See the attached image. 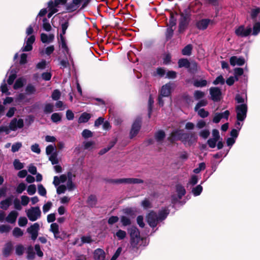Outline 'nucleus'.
<instances>
[{
	"label": "nucleus",
	"mask_w": 260,
	"mask_h": 260,
	"mask_svg": "<svg viewBox=\"0 0 260 260\" xmlns=\"http://www.w3.org/2000/svg\"><path fill=\"white\" fill-rule=\"evenodd\" d=\"M172 89V84L167 83L163 85L160 91V94L158 97V104L160 106L164 105V102L162 100V97H168L170 95Z\"/></svg>",
	"instance_id": "obj_7"
},
{
	"label": "nucleus",
	"mask_w": 260,
	"mask_h": 260,
	"mask_svg": "<svg viewBox=\"0 0 260 260\" xmlns=\"http://www.w3.org/2000/svg\"><path fill=\"white\" fill-rule=\"evenodd\" d=\"M60 40H61V43H60V46L69 55V59L70 60V61L71 62H72L73 61V59H72V58L71 57V54L69 53V49H68V48L67 47V44L66 43L65 40H64L63 36H62V35H60Z\"/></svg>",
	"instance_id": "obj_27"
},
{
	"label": "nucleus",
	"mask_w": 260,
	"mask_h": 260,
	"mask_svg": "<svg viewBox=\"0 0 260 260\" xmlns=\"http://www.w3.org/2000/svg\"><path fill=\"white\" fill-rule=\"evenodd\" d=\"M142 240L141 237H136L131 238L130 243L133 247H136L139 244V242Z\"/></svg>",
	"instance_id": "obj_49"
},
{
	"label": "nucleus",
	"mask_w": 260,
	"mask_h": 260,
	"mask_svg": "<svg viewBox=\"0 0 260 260\" xmlns=\"http://www.w3.org/2000/svg\"><path fill=\"white\" fill-rule=\"evenodd\" d=\"M187 69L190 72L193 73L198 70V64L194 61L191 62H189Z\"/></svg>",
	"instance_id": "obj_46"
},
{
	"label": "nucleus",
	"mask_w": 260,
	"mask_h": 260,
	"mask_svg": "<svg viewBox=\"0 0 260 260\" xmlns=\"http://www.w3.org/2000/svg\"><path fill=\"white\" fill-rule=\"evenodd\" d=\"M74 176L71 172H68V180L67 183V189L69 191H72L75 188V185L72 181Z\"/></svg>",
	"instance_id": "obj_24"
},
{
	"label": "nucleus",
	"mask_w": 260,
	"mask_h": 260,
	"mask_svg": "<svg viewBox=\"0 0 260 260\" xmlns=\"http://www.w3.org/2000/svg\"><path fill=\"white\" fill-rule=\"evenodd\" d=\"M114 237H116L119 240H123L126 236V233L125 231L122 230H118L115 233H113Z\"/></svg>",
	"instance_id": "obj_34"
},
{
	"label": "nucleus",
	"mask_w": 260,
	"mask_h": 260,
	"mask_svg": "<svg viewBox=\"0 0 260 260\" xmlns=\"http://www.w3.org/2000/svg\"><path fill=\"white\" fill-rule=\"evenodd\" d=\"M253 22L254 24L253 26L252 35L253 36H256L260 32V22L257 21Z\"/></svg>",
	"instance_id": "obj_38"
},
{
	"label": "nucleus",
	"mask_w": 260,
	"mask_h": 260,
	"mask_svg": "<svg viewBox=\"0 0 260 260\" xmlns=\"http://www.w3.org/2000/svg\"><path fill=\"white\" fill-rule=\"evenodd\" d=\"M209 91L211 99L213 101L217 102L220 100L221 92L219 88L211 87Z\"/></svg>",
	"instance_id": "obj_14"
},
{
	"label": "nucleus",
	"mask_w": 260,
	"mask_h": 260,
	"mask_svg": "<svg viewBox=\"0 0 260 260\" xmlns=\"http://www.w3.org/2000/svg\"><path fill=\"white\" fill-rule=\"evenodd\" d=\"M33 32V27L30 25L26 28V35L29 36L26 38L24 42V46L21 49L22 51H29L32 50V45L36 40L35 36L34 35H31Z\"/></svg>",
	"instance_id": "obj_3"
},
{
	"label": "nucleus",
	"mask_w": 260,
	"mask_h": 260,
	"mask_svg": "<svg viewBox=\"0 0 260 260\" xmlns=\"http://www.w3.org/2000/svg\"><path fill=\"white\" fill-rule=\"evenodd\" d=\"M251 28L250 26L245 27L244 25H240L235 28V34L239 37H246L251 32Z\"/></svg>",
	"instance_id": "obj_9"
},
{
	"label": "nucleus",
	"mask_w": 260,
	"mask_h": 260,
	"mask_svg": "<svg viewBox=\"0 0 260 260\" xmlns=\"http://www.w3.org/2000/svg\"><path fill=\"white\" fill-rule=\"evenodd\" d=\"M24 82V79L22 78H19L15 81L13 88L15 89H18L23 86Z\"/></svg>",
	"instance_id": "obj_42"
},
{
	"label": "nucleus",
	"mask_w": 260,
	"mask_h": 260,
	"mask_svg": "<svg viewBox=\"0 0 260 260\" xmlns=\"http://www.w3.org/2000/svg\"><path fill=\"white\" fill-rule=\"evenodd\" d=\"M169 213V210L167 208L160 210L158 214L151 211L147 216V221L148 224L154 228L164 220H165Z\"/></svg>",
	"instance_id": "obj_1"
},
{
	"label": "nucleus",
	"mask_w": 260,
	"mask_h": 260,
	"mask_svg": "<svg viewBox=\"0 0 260 260\" xmlns=\"http://www.w3.org/2000/svg\"><path fill=\"white\" fill-rule=\"evenodd\" d=\"M18 216V213L15 210H13L6 217V220L9 223H14L16 222Z\"/></svg>",
	"instance_id": "obj_20"
},
{
	"label": "nucleus",
	"mask_w": 260,
	"mask_h": 260,
	"mask_svg": "<svg viewBox=\"0 0 260 260\" xmlns=\"http://www.w3.org/2000/svg\"><path fill=\"white\" fill-rule=\"evenodd\" d=\"M12 199L11 198H7L1 202V208L4 210H7L11 205Z\"/></svg>",
	"instance_id": "obj_33"
},
{
	"label": "nucleus",
	"mask_w": 260,
	"mask_h": 260,
	"mask_svg": "<svg viewBox=\"0 0 260 260\" xmlns=\"http://www.w3.org/2000/svg\"><path fill=\"white\" fill-rule=\"evenodd\" d=\"M67 3V0H51L48 3V8L49 13L48 17L50 18L54 14L59 11V8L61 6L64 5Z\"/></svg>",
	"instance_id": "obj_4"
},
{
	"label": "nucleus",
	"mask_w": 260,
	"mask_h": 260,
	"mask_svg": "<svg viewBox=\"0 0 260 260\" xmlns=\"http://www.w3.org/2000/svg\"><path fill=\"white\" fill-rule=\"evenodd\" d=\"M210 20L208 19H202L197 23V27L200 29H205L209 24Z\"/></svg>",
	"instance_id": "obj_26"
},
{
	"label": "nucleus",
	"mask_w": 260,
	"mask_h": 260,
	"mask_svg": "<svg viewBox=\"0 0 260 260\" xmlns=\"http://www.w3.org/2000/svg\"><path fill=\"white\" fill-rule=\"evenodd\" d=\"M43 28L46 31H49L51 30L52 27L49 22L48 20L46 18H44L43 20Z\"/></svg>",
	"instance_id": "obj_47"
},
{
	"label": "nucleus",
	"mask_w": 260,
	"mask_h": 260,
	"mask_svg": "<svg viewBox=\"0 0 260 260\" xmlns=\"http://www.w3.org/2000/svg\"><path fill=\"white\" fill-rule=\"evenodd\" d=\"M128 232L131 238L140 237L139 231L136 226H133L129 228L128 229Z\"/></svg>",
	"instance_id": "obj_28"
},
{
	"label": "nucleus",
	"mask_w": 260,
	"mask_h": 260,
	"mask_svg": "<svg viewBox=\"0 0 260 260\" xmlns=\"http://www.w3.org/2000/svg\"><path fill=\"white\" fill-rule=\"evenodd\" d=\"M165 137V133L163 131L160 130L155 134V139L158 143H161Z\"/></svg>",
	"instance_id": "obj_35"
},
{
	"label": "nucleus",
	"mask_w": 260,
	"mask_h": 260,
	"mask_svg": "<svg viewBox=\"0 0 260 260\" xmlns=\"http://www.w3.org/2000/svg\"><path fill=\"white\" fill-rule=\"evenodd\" d=\"M205 95V92L200 91V90H196L194 91L193 95L194 98L196 100H198L203 98Z\"/></svg>",
	"instance_id": "obj_55"
},
{
	"label": "nucleus",
	"mask_w": 260,
	"mask_h": 260,
	"mask_svg": "<svg viewBox=\"0 0 260 260\" xmlns=\"http://www.w3.org/2000/svg\"><path fill=\"white\" fill-rule=\"evenodd\" d=\"M203 191V187L201 184L197 185V186L193 187L192 189V192L194 196H199Z\"/></svg>",
	"instance_id": "obj_44"
},
{
	"label": "nucleus",
	"mask_w": 260,
	"mask_h": 260,
	"mask_svg": "<svg viewBox=\"0 0 260 260\" xmlns=\"http://www.w3.org/2000/svg\"><path fill=\"white\" fill-rule=\"evenodd\" d=\"M229 115L230 112L228 110H226L222 113H216L214 116L213 122L215 123H218L222 118L227 120Z\"/></svg>",
	"instance_id": "obj_15"
},
{
	"label": "nucleus",
	"mask_w": 260,
	"mask_h": 260,
	"mask_svg": "<svg viewBox=\"0 0 260 260\" xmlns=\"http://www.w3.org/2000/svg\"><path fill=\"white\" fill-rule=\"evenodd\" d=\"M13 165L15 169L21 170L24 167V165L18 159H15L13 162Z\"/></svg>",
	"instance_id": "obj_62"
},
{
	"label": "nucleus",
	"mask_w": 260,
	"mask_h": 260,
	"mask_svg": "<svg viewBox=\"0 0 260 260\" xmlns=\"http://www.w3.org/2000/svg\"><path fill=\"white\" fill-rule=\"evenodd\" d=\"M69 23L68 21H64V22H62L61 24V30L62 32L60 35H62V36L66 34V30L67 29L68 27H69Z\"/></svg>",
	"instance_id": "obj_59"
},
{
	"label": "nucleus",
	"mask_w": 260,
	"mask_h": 260,
	"mask_svg": "<svg viewBox=\"0 0 260 260\" xmlns=\"http://www.w3.org/2000/svg\"><path fill=\"white\" fill-rule=\"evenodd\" d=\"M16 78V71L15 70H12L9 76V78L7 80L8 83L9 85H12L14 81Z\"/></svg>",
	"instance_id": "obj_39"
},
{
	"label": "nucleus",
	"mask_w": 260,
	"mask_h": 260,
	"mask_svg": "<svg viewBox=\"0 0 260 260\" xmlns=\"http://www.w3.org/2000/svg\"><path fill=\"white\" fill-rule=\"evenodd\" d=\"M230 64L232 66H235L236 65L241 66L245 63V60L242 57H238L236 56H233L230 58Z\"/></svg>",
	"instance_id": "obj_16"
},
{
	"label": "nucleus",
	"mask_w": 260,
	"mask_h": 260,
	"mask_svg": "<svg viewBox=\"0 0 260 260\" xmlns=\"http://www.w3.org/2000/svg\"><path fill=\"white\" fill-rule=\"evenodd\" d=\"M189 62V61L187 59H181L178 61L179 67H185L187 69Z\"/></svg>",
	"instance_id": "obj_54"
},
{
	"label": "nucleus",
	"mask_w": 260,
	"mask_h": 260,
	"mask_svg": "<svg viewBox=\"0 0 260 260\" xmlns=\"http://www.w3.org/2000/svg\"><path fill=\"white\" fill-rule=\"evenodd\" d=\"M91 117L90 114L84 112L79 117L78 122L79 123H86L90 119Z\"/></svg>",
	"instance_id": "obj_30"
},
{
	"label": "nucleus",
	"mask_w": 260,
	"mask_h": 260,
	"mask_svg": "<svg viewBox=\"0 0 260 260\" xmlns=\"http://www.w3.org/2000/svg\"><path fill=\"white\" fill-rule=\"evenodd\" d=\"M193 84L197 87H203L207 85V81L204 79L195 80L193 82Z\"/></svg>",
	"instance_id": "obj_37"
},
{
	"label": "nucleus",
	"mask_w": 260,
	"mask_h": 260,
	"mask_svg": "<svg viewBox=\"0 0 260 260\" xmlns=\"http://www.w3.org/2000/svg\"><path fill=\"white\" fill-rule=\"evenodd\" d=\"M26 188V185L24 183H19L17 188H16V192L18 193H21L24 190H25Z\"/></svg>",
	"instance_id": "obj_57"
},
{
	"label": "nucleus",
	"mask_w": 260,
	"mask_h": 260,
	"mask_svg": "<svg viewBox=\"0 0 260 260\" xmlns=\"http://www.w3.org/2000/svg\"><path fill=\"white\" fill-rule=\"evenodd\" d=\"M92 240L90 236H83L81 237V241H80L79 239H76L73 244H78L79 246H81L83 243H89Z\"/></svg>",
	"instance_id": "obj_25"
},
{
	"label": "nucleus",
	"mask_w": 260,
	"mask_h": 260,
	"mask_svg": "<svg viewBox=\"0 0 260 260\" xmlns=\"http://www.w3.org/2000/svg\"><path fill=\"white\" fill-rule=\"evenodd\" d=\"M27 258L28 260H33L35 256V253L34 251L33 247L29 246L27 247Z\"/></svg>",
	"instance_id": "obj_36"
},
{
	"label": "nucleus",
	"mask_w": 260,
	"mask_h": 260,
	"mask_svg": "<svg viewBox=\"0 0 260 260\" xmlns=\"http://www.w3.org/2000/svg\"><path fill=\"white\" fill-rule=\"evenodd\" d=\"M54 106L52 104H47L45 105L44 112L46 114L51 113L53 111Z\"/></svg>",
	"instance_id": "obj_51"
},
{
	"label": "nucleus",
	"mask_w": 260,
	"mask_h": 260,
	"mask_svg": "<svg viewBox=\"0 0 260 260\" xmlns=\"http://www.w3.org/2000/svg\"><path fill=\"white\" fill-rule=\"evenodd\" d=\"M260 13L259 8H254L251 10L250 12V18L253 22L256 21V18Z\"/></svg>",
	"instance_id": "obj_31"
},
{
	"label": "nucleus",
	"mask_w": 260,
	"mask_h": 260,
	"mask_svg": "<svg viewBox=\"0 0 260 260\" xmlns=\"http://www.w3.org/2000/svg\"><path fill=\"white\" fill-rule=\"evenodd\" d=\"M50 231L53 233L54 237L56 239L61 238L59 235V226L57 223H53L51 224Z\"/></svg>",
	"instance_id": "obj_23"
},
{
	"label": "nucleus",
	"mask_w": 260,
	"mask_h": 260,
	"mask_svg": "<svg viewBox=\"0 0 260 260\" xmlns=\"http://www.w3.org/2000/svg\"><path fill=\"white\" fill-rule=\"evenodd\" d=\"M225 82V80L222 77V76L220 75L218 76L216 79L213 81V84L214 85H217V84H223Z\"/></svg>",
	"instance_id": "obj_61"
},
{
	"label": "nucleus",
	"mask_w": 260,
	"mask_h": 260,
	"mask_svg": "<svg viewBox=\"0 0 260 260\" xmlns=\"http://www.w3.org/2000/svg\"><path fill=\"white\" fill-rule=\"evenodd\" d=\"M0 90L2 91L3 93H5L6 95H10V92L9 91V89L8 88V86L6 83L5 80H3L1 86H0Z\"/></svg>",
	"instance_id": "obj_43"
},
{
	"label": "nucleus",
	"mask_w": 260,
	"mask_h": 260,
	"mask_svg": "<svg viewBox=\"0 0 260 260\" xmlns=\"http://www.w3.org/2000/svg\"><path fill=\"white\" fill-rule=\"evenodd\" d=\"M235 101L237 105L247 104L246 93H242L237 94L235 96Z\"/></svg>",
	"instance_id": "obj_18"
},
{
	"label": "nucleus",
	"mask_w": 260,
	"mask_h": 260,
	"mask_svg": "<svg viewBox=\"0 0 260 260\" xmlns=\"http://www.w3.org/2000/svg\"><path fill=\"white\" fill-rule=\"evenodd\" d=\"M192 47L191 45H187L182 50V53L184 55H190L191 53Z\"/></svg>",
	"instance_id": "obj_48"
},
{
	"label": "nucleus",
	"mask_w": 260,
	"mask_h": 260,
	"mask_svg": "<svg viewBox=\"0 0 260 260\" xmlns=\"http://www.w3.org/2000/svg\"><path fill=\"white\" fill-rule=\"evenodd\" d=\"M26 214L29 220L35 221L41 217V211L38 206L31 207L26 210Z\"/></svg>",
	"instance_id": "obj_6"
},
{
	"label": "nucleus",
	"mask_w": 260,
	"mask_h": 260,
	"mask_svg": "<svg viewBox=\"0 0 260 260\" xmlns=\"http://www.w3.org/2000/svg\"><path fill=\"white\" fill-rule=\"evenodd\" d=\"M10 129L12 131H16L18 129L21 128L24 126L23 120L21 118H13L9 123Z\"/></svg>",
	"instance_id": "obj_11"
},
{
	"label": "nucleus",
	"mask_w": 260,
	"mask_h": 260,
	"mask_svg": "<svg viewBox=\"0 0 260 260\" xmlns=\"http://www.w3.org/2000/svg\"><path fill=\"white\" fill-rule=\"evenodd\" d=\"M133 218L126 215H122L120 218L122 225L124 226L131 225L132 223V219Z\"/></svg>",
	"instance_id": "obj_32"
},
{
	"label": "nucleus",
	"mask_w": 260,
	"mask_h": 260,
	"mask_svg": "<svg viewBox=\"0 0 260 260\" xmlns=\"http://www.w3.org/2000/svg\"><path fill=\"white\" fill-rule=\"evenodd\" d=\"M247 110V104L237 105L235 107L237 120L244 121L246 118Z\"/></svg>",
	"instance_id": "obj_5"
},
{
	"label": "nucleus",
	"mask_w": 260,
	"mask_h": 260,
	"mask_svg": "<svg viewBox=\"0 0 260 260\" xmlns=\"http://www.w3.org/2000/svg\"><path fill=\"white\" fill-rule=\"evenodd\" d=\"M54 39V35L52 34L47 35L45 33L41 34V40L43 43H50Z\"/></svg>",
	"instance_id": "obj_21"
},
{
	"label": "nucleus",
	"mask_w": 260,
	"mask_h": 260,
	"mask_svg": "<svg viewBox=\"0 0 260 260\" xmlns=\"http://www.w3.org/2000/svg\"><path fill=\"white\" fill-rule=\"evenodd\" d=\"M68 180V173L67 174H62L58 177L57 176H54L53 178V184L55 186H57L59 185L61 183H64L66 181Z\"/></svg>",
	"instance_id": "obj_17"
},
{
	"label": "nucleus",
	"mask_w": 260,
	"mask_h": 260,
	"mask_svg": "<svg viewBox=\"0 0 260 260\" xmlns=\"http://www.w3.org/2000/svg\"><path fill=\"white\" fill-rule=\"evenodd\" d=\"M27 193L32 196L36 192V186L35 184H31L28 186L27 188Z\"/></svg>",
	"instance_id": "obj_53"
},
{
	"label": "nucleus",
	"mask_w": 260,
	"mask_h": 260,
	"mask_svg": "<svg viewBox=\"0 0 260 260\" xmlns=\"http://www.w3.org/2000/svg\"><path fill=\"white\" fill-rule=\"evenodd\" d=\"M111 182L115 184H139L143 182L142 179L138 178H121L112 180Z\"/></svg>",
	"instance_id": "obj_10"
},
{
	"label": "nucleus",
	"mask_w": 260,
	"mask_h": 260,
	"mask_svg": "<svg viewBox=\"0 0 260 260\" xmlns=\"http://www.w3.org/2000/svg\"><path fill=\"white\" fill-rule=\"evenodd\" d=\"M176 194L172 196V200L173 202H176L180 200L186 193L184 187L180 184L176 185Z\"/></svg>",
	"instance_id": "obj_8"
},
{
	"label": "nucleus",
	"mask_w": 260,
	"mask_h": 260,
	"mask_svg": "<svg viewBox=\"0 0 260 260\" xmlns=\"http://www.w3.org/2000/svg\"><path fill=\"white\" fill-rule=\"evenodd\" d=\"M38 190L39 194L41 196H46V190L43 185L41 184H40L38 185Z\"/></svg>",
	"instance_id": "obj_56"
},
{
	"label": "nucleus",
	"mask_w": 260,
	"mask_h": 260,
	"mask_svg": "<svg viewBox=\"0 0 260 260\" xmlns=\"http://www.w3.org/2000/svg\"><path fill=\"white\" fill-rule=\"evenodd\" d=\"M23 231L18 227L15 228L12 231L13 236L15 238L20 237L23 235Z\"/></svg>",
	"instance_id": "obj_40"
},
{
	"label": "nucleus",
	"mask_w": 260,
	"mask_h": 260,
	"mask_svg": "<svg viewBox=\"0 0 260 260\" xmlns=\"http://www.w3.org/2000/svg\"><path fill=\"white\" fill-rule=\"evenodd\" d=\"M198 115L202 118L207 117L209 115V112L205 111L204 109H199L198 110H195Z\"/></svg>",
	"instance_id": "obj_52"
},
{
	"label": "nucleus",
	"mask_w": 260,
	"mask_h": 260,
	"mask_svg": "<svg viewBox=\"0 0 260 260\" xmlns=\"http://www.w3.org/2000/svg\"><path fill=\"white\" fill-rule=\"evenodd\" d=\"M10 126H0V135L2 133H5L6 135H8L11 132Z\"/></svg>",
	"instance_id": "obj_58"
},
{
	"label": "nucleus",
	"mask_w": 260,
	"mask_h": 260,
	"mask_svg": "<svg viewBox=\"0 0 260 260\" xmlns=\"http://www.w3.org/2000/svg\"><path fill=\"white\" fill-rule=\"evenodd\" d=\"M51 119L53 122L57 123L61 120V115L59 113H54L52 114Z\"/></svg>",
	"instance_id": "obj_50"
},
{
	"label": "nucleus",
	"mask_w": 260,
	"mask_h": 260,
	"mask_svg": "<svg viewBox=\"0 0 260 260\" xmlns=\"http://www.w3.org/2000/svg\"><path fill=\"white\" fill-rule=\"evenodd\" d=\"M169 140L172 142L181 140L184 144L191 145L196 141V138L193 134L184 133L182 130L177 129L172 132Z\"/></svg>",
	"instance_id": "obj_2"
},
{
	"label": "nucleus",
	"mask_w": 260,
	"mask_h": 260,
	"mask_svg": "<svg viewBox=\"0 0 260 260\" xmlns=\"http://www.w3.org/2000/svg\"><path fill=\"white\" fill-rule=\"evenodd\" d=\"M40 230V225L38 223H35L30 227L27 228V232L31 236V239L35 241L38 236V232Z\"/></svg>",
	"instance_id": "obj_13"
},
{
	"label": "nucleus",
	"mask_w": 260,
	"mask_h": 260,
	"mask_svg": "<svg viewBox=\"0 0 260 260\" xmlns=\"http://www.w3.org/2000/svg\"><path fill=\"white\" fill-rule=\"evenodd\" d=\"M13 250V244L11 242H7L3 250V254L4 256L8 257L9 256Z\"/></svg>",
	"instance_id": "obj_22"
},
{
	"label": "nucleus",
	"mask_w": 260,
	"mask_h": 260,
	"mask_svg": "<svg viewBox=\"0 0 260 260\" xmlns=\"http://www.w3.org/2000/svg\"><path fill=\"white\" fill-rule=\"evenodd\" d=\"M93 258L94 260H104L105 258L104 251L101 248L95 249L93 252Z\"/></svg>",
	"instance_id": "obj_19"
},
{
	"label": "nucleus",
	"mask_w": 260,
	"mask_h": 260,
	"mask_svg": "<svg viewBox=\"0 0 260 260\" xmlns=\"http://www.w3.org/2000/svg\"><path fill=\"white\" fill-rule=\"evenodd\" d=\"M141 126V118H137L134 122L131 130L130 131L129 136L131 138L135 137L139 132Z\"/></svg>",
	"instance_id": "obj_12"
},
{
	"label": "nucleus",
	"mask_w": 260,
	"mask_h": 260,
	"mask_svg": "<svg viewBox=\"0 0 260 260\" xmlns=\"http://www.w3.org/2000/svg\"><path fill=\"white\" fill-rule=\"evenodd\" d=\"M87 202L90 207H94L96 204L97 199L94 195H90L88 197Z\"/></svg>",
	"instance_id": "obj_41"
},
{
	"label": "nucleus",
	"mask_w": 260,
	"mask_h": 260,
	"mask_svg": "<svg viewBox=\"0 0 260 260\" xmlns=\"http://www.w3.org/2000/svg\"><path fill=\"white\" fill-rule=\"evenodd\" d=\"M27 219L25 217H20L18 219V225L21 227L25 226L27 223Z\"/></svg>",
	"instance_id": "obj_60"
},
{
	"label": "nucleus",
	"mask_w": 260,
	"mask_h": 260,
	"mask_svg": "<svg viewBox=\"0 0 260 260\" xmlns=\"http://www.w3.org/2000/svg\"><path fill=\"white\" fill-rule=\"evenodd\" d=\"M80 6L77 3L73 0L72 3L66 5V10L69 12H74L77 10Z\"/></svg>",
	"instance_id": "obj_29"
},
{
	"label": "nucleus",
	"mask_w": 260,
	"mask_h": 260,
	"mask_svg": "<svg viewBox=\"0 0 260 260\" xmlns=\"http://www.w3.org/2000/svg\"><path fill=\"white\" fill-rule=\"evenodd\" d=\"M209 135L210 132L207 129H203L199 133L200 136L204 139H207L209 137Z\"/></svg>",
	"instance_id": "obj_64"
},
{
	"label": "nucleus",
	"mask_w": 260,
	"mask_h": 260,
	"mask_svg": "<svg viewBox=\"0 0 260 260\" xmlns=\"http://www.w3.org/2000/svg\"><path fill=\"white\" fill-rule=\"evenodd\" d=\"M49 159L51 162L52 165H56L58 162V159L57 158V155L55 152L50 155Z\"/></svg>",
	"instance_id": "obj_63"
},
{
	"label": "nucleus",
	"mask_w": 260,
	"mask_h": 260,
	"mask_svg": "<svg viewBox=\"0 0 260 260\" xmlns=\"http://www.w3.org/2000/svg\"><path fill=\"white\" fill-rule=\"evenodd\" d=\"M25 248L21 244L17 245L15 246V253L18 256L22 255L24 252Z\"/></svg>",
	"instance_id": "obj_45"
}]
</instances>
